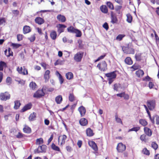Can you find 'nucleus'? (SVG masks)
I'll use <instances>...</instances> for the list:
<instances>
[{"label": "nucleus", "instance_id": "obj_1", "mask_svg": "<svg viewBox=\"0 0 159 159\" xmlns=\"http://www.w3.org/2000/svg\"><path fill=\"white\" fill-rule=\"evenodd\" d=\"M105 75L108 78V80L109 84L112 83L116 76L115 71L106 74Z\"/></svg>", "mask_w": 159, "mask_h": 159}, {"label": "nucleus", "instance_id": "obj_2", "mask_svg": "<svg viewBox=\"0 0 159 159\" xmlns=\"http://www.w3.org/2000/svg\"><path fill=\"white\" fill-rule=\"evenodd\" d=\"M97 67L100 70L102 71H105L107 69V65L105 61H102L98 63Z\"/></svg>", "mask_w": 159, "mask_h": 159}, {"label": "nucleus", "instance_id": "obj_3", "mask_svg": "<svg viewBox=\"0 0 159 159\" xmlns=\"http://www.w3.org/2000/svg\"><path fill=\"white\" fill-rule=\"evenodd\" d=\"M83 55V52H77L74 55V60L77 62H80L82 60Z\"/></svg>", "mask_w": 159, "mask_h": 159}, {"label": "nucleus", "instance_id": "obj_4", "mask_svg": "<svg viewBox=\"0 0 159 159\" xmlns=\"http://www.w3.org/2000/svg\"><path fill=\"white\" fill-rule=\"evenodd\" d=\"M11 95L8 92H5L0 93V99L2 101H6L10 98Z\"/></svg>", "mask_w": 159, "mask_h": 159}, {"label": "nucleus", "instance_id": "obj_5", "mask_svg": "<svg viewBox=\"0 0 159 159\" xmlns=\"http://www.w3.org/2000/svg\"><path fill=\"white\" fill-rule=\"evenodd\" d=\"M147 104L149 109L150 110H152L155 107L156 101L154 99L148 100L147 102Z\"/></svg>", "mask_w": 159, "mask_h": 159}, {"label": "nucleus", "instance_id": "obj_6", "mask_svg": "<svg viewBox=\"0 0 159 159\" xmlns=\"http://www.w3.org/2000/svg\"><path fill=\"white\" fill-rule=\"evenodd\" d=\"M47 148V146L44 145H42V146H39L38 148L34 150L35 153H39L40 152H45Z\"/></svg>", "mask_w": 159, "mask_h": 159}, {"label": "nucleus", "instance_id": "obj_7", "mask_svg": "<svg viewBox=\"0 0 159 159\" xmlns=\"http://www.w3.org/2000/svg\"><path fill=\"white\" fill-rule=\"evenodd\" d=\"M45 95L43 90L39 89L33 95V97L36 98H39Z\"/></svg>", "mask_w": 159, "mask_h": 159}, {"label": "nucleus", "instance_id": "obj_8", "mask_svg": "<svg viewBox=\"0 0 159 159\" xmlns=\"http://www.w3.org/2000/svg\"><path fill=\"white\" fill-rule=\"evenodd\" d=\"M126 148L125 145L120 143L118 144L117 149L119 152H122L125 150Z\"/></svg>", "mask_w": 159, "mask_h": 159}, {"label": "nucleus", "instance_id": "obj_9", "mask_svg": "<svg viewBox=\"0 0 159 159\" xmlns=\"http://www.w3.org/2000/svg\"><path fill=\"white\" fill-rule=\"evenodd\" d=\"M35 21L36 23L41 25L43 24L44 22V20L42 18L38 17L35 18Z\"/></svg>", "mask_w": 159, "mask_h": 159}, {"label": "nucleus", "instance_id": "obj_10", "mask_svg": "<svg viewBox=\"0 0 159 159\" xmlns=\"http://www.w3.org/2000/svg\"><path fill=\"white\" fill-rule=\"evenodd\" d=\"M89 145L95 151L98 150L96 144L93 141H91L89 143Z\"/></svg>", "mask_w": 159, "mask_h": 159}, {"label": "nucleus", "instance_id": "obj_11", "mask_svg": "<svg viewBox=\"0 0 159 159\" xmlns=\"http://www.w3.org/2000/svg\"><path fill=\"white\" fill-rule=\"evenodd\" d=\"M78 111L80 112L81 116H84L86 112V109L84 107L81 106L78 108Z\"/></svg>", "mask_w": 159, "mask_h": 159}, {"label": "nucleus", "instance_id": "obj_12", "mask_svg": "<svg viewBox=\"0 0 159 159\" xmlns=\"http://www.w3.org/2000/svg\"><path fill=\"white\" fill-rule=\"evenodd\" d=\"M144 130L145 134L148 136L150 137L152 135V131L151 129L147 127H145L144 128Z\"/></svg>", "mask_w": 159, "mask_h": 159}, {"label": "nucleus", "instance_id": "obj_13", "mask_svg": "<svg viewBox=\"0 0 159 159\" xmlns=\"http://www.w3.org/2000/svg\"><path fill=\"white\" fill-rule=\"evenodd\" d=\"M32 104L31 103H29L26 105L21 110V112H24L25 111L30 109L31 108Z\"/></svg>", "mask_w": 159, "mask_h": 159}, {"label": "nucleus", "instance_id": "obj_14", "mask_svg": "<svg viewBox=\"0 0 159 159\" xmlns=\"http://www.w3.org/2000/svg\"><path fill=\"white\" fill-rule=\"evenodd\" d=\"M57 19L61 22H64L66 20L65 16L61 14H59L57 16Z\"/></svg>", "mask_w": 159, "mask_h": 159}, {"label": "nucleus", "instance_id": "obj_15", "mask_svg": "<svg viewBox=\"0 0 159 159\" xmlns=\"http://www.w3.org/2000/svg\"><path fill=\"white\" fill-rule=\"evenodd\" d=\"M50 71L49 70H47L45 73L44 75V78L45 80V82H48L50 78L49 74Z\"/></svg>", "mask_w": 159, "mask_h": 159}, {"label": "nucleus", "instance_id": "obj_16", "mask_svg": "<svg viewBox=\"0 0 159 159\" xmlns=\"http://www.w3.org/2000/svg\"><path fill=\"white\" fill-rule=\"evenodd\" d=\"M111 22L113 24L117 23L118 20L116 17L114 16L113 14V13L112 12L111 14Z\"/></svg>", "mask_w": 159, "mask_h": 159}, {"label": "nucleus", "instance_id": "obj_17", "mask_svg": "<svg viewBox=\"0 0 159 159\" xmlns=\"http://www.w3.org/2000/svg\"><path fill=\"white\" fill-rule=\"evenodd\" d=\"M56 75L58 77L60 84H62L63 83L64 80L62 76L58 71H57L56 72Z\"/></svg>", "mask_w": 159, "mask_h": 159}, {"label": "nucleus", "instance_id": "obj_18", "mask_svg": "<svg viewBox=\"0 0 159 159\" xmlns=\"http://www.w3.org/2000/svg\"><path fill=\"white\" fill-rule=\"evenodd\" d=\"M31 31V29L30 26L25 25L23 29V32L25 34L28 33Z\"/></svg>", "mask_w": 159, "mask_h": 159}, {"label": "nucleus", "instance_id": "obj_19", "mask_svg": "<svg viewBox=\"0 0 159 159\" xmlns=\"http://www.w3.org/2000/svg\"><path fill=\"white\" fill-rule=\"evenodd\" d=\"M80 125L82 126H85L88 124L87 120L84 118L81 119L79 121Z\"/></svg>", "mask_w": 159, "mask_h": 159}, {"label": "nucleus", "instance_id": "obj_20", "mask_svg": "<svg viewBox=\"0 0 159 159\" xmlns=\"http://www.w3.org/2000/svg\"><path fill=\"white\" fill-rule=\"evenodd\" d=\"M144 72L142 70H139L136 72V75L139 78L142 77L144 75Z\"/></svg>", "mask_w": 159, "mask_h": 159}, {"label": "nucleus", "instance_id": "obj_21", "mask_svg": "<svg viewBox=\"0 0 159 159\" xmlns=\"http://www.w3.org/2000/svg\"><path fill=\"white\" fill-rule=\"evenodd\" d=\"M55 100L57 104H60L62 101V96L61 95H59L57 96L55 98Z\"/></svg>", "mask_w": 159, "mask_h": 159}, {"label": "nucleus", "instance_id": "obj_22", "mask_svg": "<svg viewBox=\"0 0 159 159\" xmlns=\"http://www.w3.org/2000/svg\"><path fill=\"white\" fill-rule=\"evenodd\" d=\"M36 113L34 112L31 113L29 118V120L30 121H33L35 120L36 117Z\"/></svg>", "mask_w": 159, "mask_h": 159}, {"label": "nucleus", "instance_id": "obj_23", "mask_svg": "<svg viewBox=\"0 0 159 159\" xmlns=\"http://www.w3.org/2000/svg\"><path fill=\"white\" fill-rule=\"evenodd\" d=\"M86 133L88 136L90 137L93 135V130L89 128H88L86 130Z\"/></svg>", "mask_w": 159, "mask_h": 159}, {"label": "nucleus", "instance_id": "obj_24", "mask_svg": "<svg viewBox=\"0 0 159 159\" xmlns=\"http://www.w3.org/2000/svg\"><path fill=\"white\" fill-rule=\"evenodd\" d=\"M66 76L67 79L70 80L73 79V75L72 72H69L66 73Z\"/></svg>", "mask_w": 159, "mask_h": 159}, {"label": "nucleus", "instance_id": "obj_25", "mask_svg": "<svg viewBox=\"0 0 159 159\" xmlns=\"http://www.w3.org/2000/svg\"><path fill=\"white\" fill-rule=\"evenodd\" d=\"M100 9L102 12L104 13H107L108 11L107 7L106 6H102L100 7Z\"/></svg>", "mask_w": 159, "mask_h": 159}, {"label": "nucleus", "instance_id": "obj_26", "mask_svg": "<svg viewBox=\"0 0 159 159\" xmlns=\"http://www.w3.org/2000/svg\"><path fill=\"white\" fill-rule=\"evenodd\" d=\"M125 61L126 64L128 65H131L133 63L132 61L129 57H127L125 59Z\"/></svg>", "mask_w": 159, "mask_h": 159}, {"label": "nucleus", "instance_id": "obj_27", "mask_svg": "<svg viewBox=\"0 0 159 159\" xmlns=\"http://www.w3.org/2000/svg\"><path fill=\"white\" fill-rule=\"evenodd\" d=\"M76 29L72 26L69 27L67 29V31L69 32L72 33H75Z\"/></svg>", "mask_w": 159, "mask_h": 159}, {"label": "nucleus", "instance_id": "obj_28", "mask_svg": "<svg viewBox=\"0 0 159 159\" xmlns=\"http://www.w3.org/2000/svg\"><path fill=\"white\" fill-rule=\"evenodd\" d=\"M23 131L27 133H30L31 132V129L30 128L27 126L25 127L23 129Z\"/></svg>", "mask_w": 159, "mask_h": 159}, {"label": "nucleus", "instance_id": "obj_29", "mask_svg": "<svg viewBox=\"0 0 159 159\" xmlns=\"http://www.w3.org/2000/svg\"><path fill=\"white\" fill-rule=\"evenodd\" d=\"M15 105L14 106V108L15 109H17L21 105L20 102L18 100H16L15 101Z\"/></svg>", "mask_w": 159, "mask_h": 159}, {"label": "nucleus", "instance_id": "obj_30", "mask_svg": "<svg viewBox=\"0 0 159 159\" xmlns=\"http://www.w3.org/2000/svg\"><path fill=\"white\" fill-rule=\"evenodd\" d=\"M57 33L55 31H52L50 34V36L53 40L56 39L57 37Z\"/></svg>", "mask_w": 159, "mask_h": 159}, {"label": "nucleus", "instance_id": "obj_31", "mask_svg": "<svg viewBox=\"0 0 159 159\" xmlns=\"http://www.w3.org/2000/svg\"><path fill=\"white\" fill-rule=\"evenodd\" d=\"M29 86L30 88L33 90H35L37 86L35 82H32L30 83Z\"/></svg>", "mask_w": 159, "mask_h": 159}, {"label": "nucleus", "instance_id": "obj_32", "mask_svg": "<svg viewBox=\"0 0 159 159\" xmlns=\"http://www.w3.org/2000/svg\"><path fill=\"white\" fill-rule=\"evenodd\" d=\"M43 139L42 138L38 139L36 140V144L37 145H40L43 143Z\"/></svg>", "mask_w": 159, "mask_h": 159}, {"label": "nucleus", "instance_id": "obj_33", "mask_svg": "<svg viewBox=\"0 0 159 159\" xmlns=\"http://www.w3.org/2000/svg\"><path fill=\"white\" fill-rule=\"evenodd\" d=\"M139 122V123L143 126L146 125L148 124L147 121L144 119H140Z\"/></svg>", "mask_w": 159, "mask_h": 159}, {"label": "nucleus", "instance_id": "obj_34", "mask_svg": "<svg viewBox=\"0 0 159 159\" xmlns=\"http://www.w3.org/2000/svg\"><path fill=\"white\" fill-rule=\"evenodd\" d=\"M141 53H136L135 55V58L136 60L137 61H140L141 60Z\"/></svg>", "mask_w": 159, "mask_h": 159}, {"label": "nucleus", "instance_id": "obj_35", "mask_svg": "<svg viewBox=\"0 0 159 159\" xmlns=\"http://www.w3.org/2000/svg\"><path fill=\"white\" fill-rule=\"evenodd\" d=\"M51 147L54 150L57 151H60V148H59L57 146H56L54 143L52 144Z\"/></svg>", "mask_w": 159, "mask_h": 159}, {"label": "nucleus", "instance_id": "obj_36", "mask_svg": "<svg viewBox=\"0 0 159 159\" xmlns=\"http://www.w3.org/2000/svg\"><path fill=\"white\" fill-rule=\"evenodd\" d=\"M0 67L2 69V70H3V68L4 67H7V64L5 62L1 61H0Z\"/></svg>", "mask_w": 159, "mask_h": 159}, {"label": "nucleus", "instance_id": "obj_37", "mask_svg": "<svg viewBox=\"0 0 159 159\" xmlns=\"http://www.w3.org/2000/svg\"><path fill=\"white\" fill-rule=\"evenodd\" d=\"M152 147L155 150H156L158 148V145L155 142H153L151 144Z\"/></svg>", "mask_w": 159, "mask_h": 159}, {"label": "nucleus", "instance_id": "obj_38", "mask_svg": "<svg viewBox=\"0 0 159 159\" xmlns=\"http://www.w3.org/2000/svg\"><path fill=\"white\" fill-rule=\"evenodd\" d=\"M140 129V128L139 127H134L132 129H130L129 130L128 132H129L131 131H135L137 132Z\"/></svg>", "mask_w": 159, "mask_h": 159}, {"label": "nucleus", "instance_id": "obj_39", "mask_svg": "<svg viewBox=\"0 0 159 159\" xmlns=\"http://www.w3.org/2000/svg\"><path fill=\"white\" fill-rule=\"evenodd\" d=\"M127 21L129 23H131L132 20V16L129 14L127 15Z\"/></svg>", "mask_w": 159, "mask_h": 159}, {"label": "nucleus", "instance_id": "obj_40", "mask_svg": "<svg viewBox=\"0 0 159 159\" xmlns=\"http://www.w3.org/2000/svg\"><path fill=\"white\" fill-rule=\"evenodd\" d=\"M75 33H76V37H80L82 35L81 32L78 29H76Z\"/></svg>", "mask_w": 159, "mask_h": 159}, {"label": "nucleus", "instance_id": "obj_41", "mask_svg": "<svg viewBox=\"0 0 159 159\" xmlns=\"http://www.w3.org/2000/svg\"><path fill=\"white\" fill-rule=\"evenodd\" d=\"M125 36V35L124 34H119L116 37V39L121 41Z\"/></svg>", "mask_w": 159, "mask_h": 159}, {"label": "nucleus", "instance_id": "obj_42", "mask_svg": "<svg viewBox=\"0 0 159 159\" xmlns=\"http://www.w3.org/2000/svg\"><path fill=\"white\" fill-rule=\"evenodd\" d=\"M146 135L145 134L141 135L140 137L141 140L143 141H144L145 142H146L147 141V139H146Z\"/></svg>", "mask_w": 159, "mask_h": 159}, {"label": "nucleus", "instance_id": "obj_43", "mask_svg": "<svg viewBox=\"0 0 159 159\" xmlns=\"http://www.w3.org/2000/svg\"><path fill=\"white\" fill-rule=\"evenodd\" d=\"M62 142L61 143V144L65 143V141L67 139V136L66 135L64 134L62 136Z\"/></svg>", "mask_w": 159, "mask_h": 159}, {"label": "nucleus", "instance_id": "obj_44", "mask_svg": "<svg viewBox=\"0 0 159 159\" xmlns=\"http://www.w3.org/2000/svg\"><path fill=\"white\" fill-rule=\"evenodd\" d=\"M115 117L117 123H120L121 124H122V122L121 119L120 118L118 117V116L117 114H116L115 115Z\"/></svg>", "mask_w": 159, "mask_h": 159}, {"label": "nucleus", "instance_id": "obj_45", "mask_svg": "<svg viewBox=\"0 0 159 159\" xmlns=\"http://www.w3.org/2000/svg\"><path fill=\"white\" fill-rule=\"evenodd\" d=\"M6 83L8 85H10L11 83V79L10 77H8L7 78Z\"/></svg>", "mask_w": 159, "mask_h": 159}, {"label": "nucleus", "instance_id": "obj_46", "mask_svg": "<svg viewBox=\"0 0 159 159\" xmlns=\"http://www.w3.org/2000/svg\"><path fill=\"white\" fill-rule=\"evenodd\" d=\"M107 4L108 7L111 9L113 10L114 9V7L112 4L110 2H108L107 3Z\"/></svg>", "mask_w": 159, "mask_h": 159}, {"label": "nucleus", "instance_id": "obj_47", "mask_svg": "<svg viewBox=\"0 0 159 159\" xmlns=\"http://www.w3.org/2000/svg\"><path fill=\"white\" fill-rule=\"evenodd\" d=\"M127 52L128 53L127 54H134V50L132 48H128Z\"/></svg>", "mask_w": 159, "mask_h": 159}, {"label": "nucleus", "instance_id": "obj_48", "mask_svg": "<svg viewBox=\"0 0 159 159\" xmlns=\"http://www.w3.org/2000/svg\"><path fill=\"white\" fill-rule=\"evenodd\" d=\"M143 153L147 155H149L150 154V152L149 150H148L146 148H145L143 150Z\"/></svg>", "mask_w": 159, "mask_h": 159}, {"label": "nucleus", "instance_id": "obj_49", "mask_svg": "<svg viewBox=\"0 0 159 159\" xmlns=\"http://www.w3.org/2000/svg\"><path fill=\"white\" fill-rule=\"evenodd\" d=\"M23 68L22 74L24 75H27L28 74L27 70L25 68L24 66L23 67Z\"/></svg>", "mask_w": 159, "mask_h": 159}, {"label": "nucleus", "instance_id": "obj_50", "mask_svg": "<svg viewBox=\"0 0 159 159\" xmlns=\"http://www.w3.org/2000/svg\"><path fill=\"white\" fill-rule=\"evenodd\" d=\"M69 100L71 102H73L74 100V96L73 93H70L69 96Z\"/></svg>", "mask_w": 159, "mask_h": 159}, {"label": "nucleus", "instance_id": "obj_51", "mask_svg": "<svg viewBox=\"0 0 159 159\" xmlns=\"http://www.w3.org/2000/svg\"><path fill=\"white\" fill-rule=\"evenodd\" d=\"M119 84H115L114 85V89L115 90L118 91V88L120 87Z\"/></svg>", "mask_w": 159, "mask_h": 159}, {"label": "nucleus", "instance_id": "obj_52", "mask_svg": "<svg viewBox=\"0 0 159 159\" xmlns=\"http://www.w3.org/2000/svg\"><path fill=\"white\" fill-rule=\"evenodd\" d=\"M153 31L154 32L156 39V40L157 43V42L159 43V38L156 34V32L154 30H153Z\"/></svg>", "mask_w": 159, "mask_h": 159}, {"label": "nucleus", "instance_id": "obj_53", "mask_svg": "<svg viewBox=\"0 0 159 159\" xmlns=\"http://www.w3.org/2000/svg\"><path fill=\"white\" fill-rule=\"evenodd\" d=\"M28 39L30 40L31 42H34L35 39V37L34 34L31 36V37L29 38Z\"/></svg>", "mask_w": 159, "mask_h": 159}, {"label": "nucleus", "instance_id": "obj_54", "mask_svg": "<svg viewBox=\"0 0 159 159\" xmlns=\"http://www.w3.org/2000/svg\"><path fill=\"white\" fill-rule=\"evenodd\" d=\"M151 78L148 75L145 77L143 78V80L144 81H149L151 80Z\"/></svg>", "mask_w": 159, "mask_h": 159}, {"label": "nucleus", "instance_id": "obj_55", "mask_svg": "<svg viewBox=\"0 0 159 159\" xmlns=\"http://www.w3.org/2000/svg\"><path fill=\"white\" fill-rule=\"evenodd\" d=\"M12 46L14 48H17L20 46H21V45L17 43H12L11 44Z\"/></svg>", "mask_w": 159, "mask_h": 159}, {"label": "nucleus", "instance_id": "obj_56", "mask_svg": "<svg viewBox=\"0 0 159 159\" xmlns=\"http://www.w3.org/2000/svg\"><path fill=\"white\" fill-rule=\"evenodd\" d=\"M23 36L21 34H18L17 35V39L18 41H19L22 39Z\"/></svg>", "mask_w": 159, "mask_h": 159}, {"label": "nucleus", "instance_id": "obj_57", "mask_svg": "<svg viewBox=\"0 0 159 159\" xmlns=\"http://www.w3.org/2000/svg\"><path fill=\"white\" fill-rule=\"evenodd\" d=\"M128 48L126 47H123L122 48V50L123 52L126 54L128 53L127 51L128 50Z\"/></svg>", "mask_w": 159, "mask_h": 159}, {"label": "nucleus", "instance_id": "obj_58", "mask_svg": "<svg viewBox=\"0 0 159 159\" xmlns=\"http://www.w3.org/2000/svg\"><path fill=\"white\" fill-rule=\"evenodd\" d=\"M23 68V67H21L20 68L19 67H18L17 68V70L18 71V72L19 74H22V70Z\"/></svg>", "mask_w": 159, "mask_h": 159}, {"label": "nucleus", "instance_id": "obj_59", "mask_svg": "<svg viewBox=\"0 0 159 159\" xmlns=\"http://www.w3.org/2000/svg\"><path fill=\"white\" fill-rule=\"evenodd\" d=\"M151 3L153 4L156 3L157 5H159V0H150Z\"/></svg>", "mask_w": 159, "mask_h": 159}, {"label": "nucleus", "instance_id": "obj_60", "mask_svg": "<svg viewBox=\"0 0 159 159\" xmlns=\"http://www.w3.org/2000/svg\"><path fill=\"white\" fill-rule=\"evenodd\" d=\"M24 135L22 133L19 132L18 134L16 135V137L17 138H21L24 137Z\"/></svg>", "mask_w": 159, "mask_h": 159}, {"label": "nucleus", "instance_id": "obj_61", "mask_svg": "<svg viewBox=\"0 0 159 159\" xmlns=\"http://www.w3.org/2000/svg\"><path fill=\"white\" fill-rule=\"evenodd\" d=\"M123 98H124V99L126 100H128L129 99V95L126 94L124 92Z\"/></svg>", "mask_w": 159, "mask_h": 159}, {"label": "nucleus", "instance_id": "obj_62", "mask_svg": "<svg viewBox=\"0 0 159 159\" xmlns=\"http://www.w3.org/2000/svg\"><path fill=\"white\" fill-rule=\"evenodd\" d=\"M102 26L106 30H107L109 28L107 22L105 23Z\"/></svg>", "mask_w": 159, "mask_h": 159}, {"label": "nucleus", "instance_id": "obj_63", "mask_svg": "<svg viewBox=\"0 0 159 159\" xmlns=\"http://www.w3.org/2000/svg\"><path fill=\"white\" fill-rule=\"evenodd\" d=\"M5 22L6 20L4 18H0V25L5 23Z\"/></svg>", "mask_w": 159, "mask_h": 159}, {"label": "nucleus", "instance_id": "obj_64", "mask_svg": "<svg viewBox=\"0 0 159 159\" xmlns=\"http://www.w3.org/2000/svg\"><path fill=\"white\" fill-rule=\"evenodd\" d=\"M156 117V123L157 125H159V116L155 115Z\"/></svg>", "mask_w": 159, "mask_h": 159}]
</instances>
